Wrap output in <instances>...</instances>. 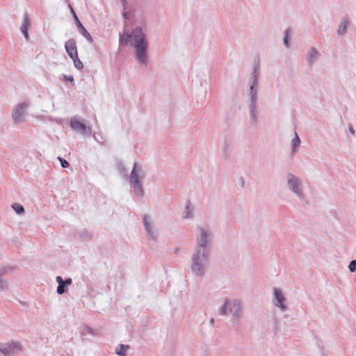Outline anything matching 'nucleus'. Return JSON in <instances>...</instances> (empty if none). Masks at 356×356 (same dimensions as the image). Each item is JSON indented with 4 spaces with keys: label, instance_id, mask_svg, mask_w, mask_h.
Listing matches in <instances>:
<instances>
[{
    "label": "nucleus",
    "instance_id": "nucleus-30",
    "mask_svg": "<svg viewBox=\"0 0 356 356\" xmlns=\"http://www.w3.org/2000/svg\"><path fill=\"white\" fill-rule=\"evenodd\" d=\"M348 269L350 273L356 271V259L352 260L348 265Z\"/></svg>",
    "mask_w": 356,
    "mask_h": 356
},
{
    "label": "nucleus",
    "instance_id": "nucleus-31",
    "mask_svg": "<svg viewBox=\"0 0 356 356\" xmlns=\"http://www.w3.org/2000/svg\"><path fill=\"white\" fill-rule=\"evenodd\" d=\"M63 79L65 81H70L72 85H74V77L72 75L62 74Z\"/></svg>",
    "mask_w": 356,
    "mask_h": 356
},
{
    "label": "nucleus",
    "instance_id": "nucleus-10",
    "mask_svg": "<svg viewBox=\"0 0 356 356\" xmlns=\"http://www.w3.org/2000/svg\"><path fill=\"white\" fill-rule=\"evenodd\" d=\"M286 298L281 289L274 287L273 288V304L280 308L282 312L287 310V307L285 305Z\"/></svg>",
    "mask_w": 356,
    "mask_h": 356
},
{
    "label": "nucleus",
    "instance_id": "nucleus-37",
    "mask_svg": "<svg viewBox=\"0 0 356 356\" xmlns=\"http://www.w3.org/2000/svg\"><path fill=\"white\" fill-rule=\"evenodd\" d=\"M244 179L243 178H241V186H244Z\"/></svg>",
    "mask_w": 356,
    "mask_h": 356
},
{
    "label": "nucleus",
    "instance_id": "nucleus-2",
    "mask_svg": "<svg viewBox=\"0 0 356 356\" xmlns=\"http://www.w3.org/2000/svg\"><path fill=\"white\" fill-rule=\"evenodd\" d=\"M209 254L195 250L191 257V270L195 276L202 277L206 273L209 264Z\"/></svg>",
    "mask_w": 356,
    "mask_h": 356
},
{
    "label": "nucleus",
    "instance_id": "nucleus-42",
    "mask_svg": "<svg viewBox=\"0 0 356 356\" xmlns=\"http://www.w3.org/2000/svg\"><path fill=\"white\" fill-rule=\"evenodd\" d=\"M99 137H100V138H102V135H99V136H97V138H99Z\"/></svg>",
    "mask_w": 356,
    "mask_h": 356
},
{
    "label": "nucleus",
    "instance_id": "nucleus-6",
    "mask_svg": "<svg viewBox=\"0 0 356 356\" xmlns=\"http://www.w3.org/2000/svg\"><path fill=\"white\" fill-rule=\"evenodd\" d=\"M259 85L249 84V110L252 122H257V100H258Z\"/></svg>",
    "mask_w": 356,
    "mask_h": 356
},
{
    "label": "nucleus",
    "instance_id": "nucleus-14",
    "mask_svg": "<svg viewBox=\"0 0 356 356\" xmlns=\"http://www.w3.org/2000/svg\"><path fill=\"white\" fill-rule=\"evenodd\" d=\"M65 49L70 58L78 55L76 42L74 38H70L65 42Z\"/></svg>",
    "mask_w": 356,
    "mask_h": 356
},
{
    "label": "nucleus",
    "instance_id": "nucleus-1",
    "mask_svg": "<svg viewBox=\"0 0 356 356\" xmlns=\"http://www.w3.org/2000/svg\"><path fill=\"white\" fill-rule=\"evenodd\" d=\"M119 43L122 47H134L135 56L138 63L141 65L147 63L148 42L141 27L136 26L130 33H126L124 30L123 34H120Z\"/></svg>",
    "mask_w": 356,
    "mask_h": 356
},
{
    "label": "nucleus",
    "instance_id": "nucleus-21",
    "mask_svg": "<svg viewBox=\"0 0 356 356\" xmlns=\"http://www.w3.org/2000/svg\"><path fill=\"white\" fill-rule=\"evenodd\" d=\"M348 24V19L347 18H343L341 22L339 24V29L337 30V33L339 35H343L347 32V26Z\"/></svg>",
    "mask_w": 356,
    "mask_h": 356
},
{
    "label": "nucleus",
    "instance_id": "nucleus-3",
    "mask_svg": "<svg viewBox=\"0 0 356 356\" xmlns=\"http://www.w3.org/2000/svg\"><path fill=\"white\" fill-rule=\"evenodd\" d=\"M199 235L196 238L195 250L209 252L213 239V234L209 227L197 226Z\"/></svg>",
    "mask_w": 356,
    "mask_h": 356
},
{
    "label": "nucleus",
    "instance_id": "nucleus-29",
    "mask_svg": "<svg viewBox=\"0 0 356 356\" xmlns=\"http://www.w3.org/2000/svg\"><path fill=\"white\" fill-rule=\"evenodd\" d=\"M243 318V316H237V317H235L234 316H232L231 319H230V321L232 323V324L234 325V326H238L240 325V320Z\"/></svg>",
    "mask_w": 356,
    "mask_h": 356
},
{
    "label": "nucleus",
    "instance_id": "nucleus-33",
    "mask_svg": "<svg viewBox=\"0 0 356 356\" xmlns=\"http://www.w3.org/2000/svg\"><path fill=\"white\" fill-rule=\"evenodd\" d=\"M223 151H224V154H225V158L227 159L228 156H229V154H228L229 144H228V143L227 141H225V143H224Z\"/></svg>",
    "mask_w": 356,
    "mask_h": 356
},
{
    "label": "nucleus",
    "instance_id": "nucleus-39",
    "mask_svg": "<svg viewBox=\"0 0 356 356\" xmlns=\"http://www.w3.org/2000/svg\"><path fill=\"white\" fill-rule=\"evenodd\" d=\"M178 251H179V248H176V249L175 250V254H177V253L178 252Z\"/></svg>",
    "mask_w": 356,
    "mask_h": 356
},
{
    "label": "nucleus",
    "instance_id": "nucleus-40",
    "mask_svg": "<svg viewBox=\"0 0 356 356\" xmlns=\"http://www.w3.org/2000/svg\"><path fill=\"white\" fill-rule=\"evenodd\" d=\"M99 137H100V138H102V135H99V136H97V138H99Z\"/></svg>",
    "mask_w": 356,
    "mask_h": 356
},
{
    "label": "nucleus",
    "instance_id": "nucleus-4",
    "mask_svg": "<svg viewBox=\"0 0 356 356\" xmlns=\"http://www.w3.org/2000/svg\"><path fill=\"white\" fill-rule=\"evenodd\" d=\"M218 313L221 316H227L230 314L232 316H243V303L238 299L225 298L222 305L219 308Z\"/></svg>",
    "mask_w": 356,
    "mask_h": 356
},
{
    "label": "nucleus",
    "instance_id": "nucleus-18",
    "mask_svg": "<svg viewBox=\"0 0 356 356\" xmlns=\"http://www.w3.org/2000/svg\"><path fill=\"white\" fill-rule=\"evenodd\" d=\"M29 26L30 23L29 15L27 12H25L24 15V22L20 27V31L27 40L29 39V35L28 31Z\"/></svg>",
    "mask_w": 356,
    "mask_h": 356
},
{
    "label": "nucleus",
    "instance_id": "nucleus-12",
    "mask_svg": "<svg viewBox=\"0 0 356 356\" xmlns=\"http://www.w3.org/2000/svg\"><path fill=\"white\" fill-rule=\"evenodd\" d=\"M28 106L29 104L26 102H22L18 104L15 107V108L13 110L12 118L15 123H19L22 120Z\"/></svg>",
    "mask_w": 356,
    "mask_h": 356
},
{
    "label": "nucleus",
    "instance_id": "nucleus-22",
    "mask_svg": "<svg viewBox=\"0 0 356 356\" xmlns=\"http://www.w3.org/2000/svg\"><path fill=\"white\" fill-rule=\"evenodd\" d=\"M301 140L298 135V134L295 133V137L291 141V150L292 152L294 153L296 152L297 149L299 147L300 145Z\"/></svg>",
    "mask_w": 356,
    "mask_h": 356
},
{
    "label": "nucleus",
    "instance_id": "nucleus-8",
    "mask_svg": "<svg viewBox=\"0 0 356 356\" xmlns=\"http://www.w3.org/2000/svg\"><path fill=\"white\" fill-rule=\"evenodd\" d=\"M86 120L74 116L70 120V127L74 131L81 134L83 136H89L92 134V128L86 124Z\"/></svg>",
    "mask_w": 356,
    "mask_h": 356
},
{
    "label": "nucleus",
    "instance_id": "nucleus-38",
    "mask_svg": "<svg viewBox=\"0 0 356 356\" xmlns=\"http://www.w3.org/2000/svg\"><path fill=\"white\" fill-rule=\"evenodd\" d=\"M94 138H95V140H96L97 141H98L99 143V141L95 134H94Z\"/></svg>",
    "mask_w": 356,
    "mask_h": 356
},
{
    "label": "nucleus",
    "instance_id": "nucleus-5",
    "mask_svg": "<svg viewBox=\"0 0 356 356\" xmlns=\"http://www.w3.org/2000/svg\"><path fill=\"white\" fill-rule=\"evenodd\" d=\"M145 174L137 162H134L133 169L131 172L130 181L134 185V192L138 197H142L144 195V190L141 179H143Z\"/></svg>",
    "mask_w": 356,
    "mask_h": 356
},
{
    "label": "nucleus",
    "instance_id": "nucleus-24",
    "mask_svg": "<svg viewBox=\"0 0 356 356\" xmlns=\"http://www.w3.org/2000/svg\"><path fill=\"white\" fill-rule=\"evenodd\" d=\"M70 58L73 60L74 65L77 70H82L83 68V64L79 58L78 55L74 56L73 58Z\"/></svg>",
    "mask_w": 356,
    "mask_h": 356
},
{
    "label": "nucleus",
    "instance_id": "nucleus-36",
    "mask_svg": "<svg viewBox=\"0 0 356 356\" xmlns=\"http://www.w3.org/2000/svg\"><path fill=\"white\" fill-rule=\"evenodd\" d=\"M209 321H210V323L211 325H213L214 323V318H211Z\"/></svg>",
    "mask_w": 356,
    "mask_h": 356
},
{
    "label": "nucleus",
    "instance_id": "nucleus-41",
    "mask_svg": "<svg viewBox=\"0 0 356 356\" xmlns=\"http://www.w3.org/2000/svg\"><path fill=\"white\" fill-rule=\"evenodd\" d=\"M99 137H100V138H102V135H99V136H97V138H99Z\"/></svg>",
    "mask_w": 356,
    "mask_h": 356
},
{
    "label": "nucleus",
    "instance_id": "nucleus-26",
    "mask_svg": "<svg viewBox=\"0 0 356 356\" xmlns=\"http://www.w3.org/2000/svg\"><path fill=\"white\" fill-rule=\"evenodd\" d=\"M12 208L17 214H23L24 213V207L19 203H14L11 205Z\"/></svg>",
    "mask_w": 356,
    "mask_h": 356
},
{
    "label": "nucleus",
    "instance_id": "nucleus-11",
    "mask_svg": "<svg viewBox=\"0 0 356 356\" xmlns=\"http://www.w3.org/2000/svg\"><path fill=\"white\" fill-rule=\"evenodd\" d=\"M69 8L70 10V13L73 17V19L75 22V24L77 26L79 31L81 33V35L88 40L89 43H92L93 39L88 31L83 26L82 23L80 22L79 17H77L74 10L73 9L71 5H69Z\"/></svg>",
    "mask_w": 356,
    "mask_h": 356
},
{
    "label": "nucleus",
    "instance_id": "nucleus-7",
    "mask_svg": "<svg viewBox=\"0 0 356 356\" xmlns=\"http://www.w3.org/2000/svg\"><path fill=\"white\" fill-rule=\"evenodd\" d=\"M286 178L290 191L300 199H304L303 186L300 179L292 173H288Z\"/></svg>",
    "mask_w": 356,
    "mask_h": 356
},
{
    "label": "nucleus",
    "instance_id": "nucleus-27",
    "mask_svg": "<svg viewBox=\"0 0 356 356\" xmlns=\"http://www.w3.org/2000/svg\"><path fill=\"white\" fill-rule=\"evenodd\" d=\"M291 32L290 29H286L284 31V44L286 46V47H289L290 46V40H289V33Z\"/></svg>",
    "mask_w": 356,
    "mask_h": 356
},
{
    "label": "nucleus",
    "instance_id": "nucleus-35",
    "mask_svg": "<svg viewBox=\"0 0 356 356\" xmlns=\"http://www.w3.org/2000/svg\"><path fill=\"white\" fill-rule=\"evenodd\" d=\"M123 15H124V17L125 19H128V18H129V14H128V13H124Z\"/></svg>",
    "mask_w": 356,
    "mask_h": 356
},
{
    "label": "nucleus",
    "instance_id": "nucleus-15",
    "mask_svg": "<svg viewBox=\"0 0 356 356\" xmlns=\"http://www.w3.org/2000/svg\"><path fill=\"white\" fill-rule=\"evenodd\" d=\"M143 224L147 234L152 238V239L156 241L157 236L153 231V227L151 225V218L147 214H145L143 218Z\"/></svg>",
    "mask_w": 356,
    "mask_h": 356
},
{
    "label": "nucleus",
    "instance_id": "nucleus-9",
    "mask_svg": "<svg viewBox=\"0 0 356 356\" xmlns=\"http://www.w3.org/2000/svg\"><path fill=\"white\" fill-rule=\"evenodd\" d=\"M22 346L19 342H8L0 343V353L4 356H13L16 350H21Z\"/></svg>",
    "mask_w": 356,
    "mask_h": 356
},
{
    "label": "nucleus",
    "instance_id": "nucleus-28",
    "mask_svg": "<svg viewBox=\"0 0 356 356\" xmlns=\"http://www.w3.org/2000/svg\"><path fill=\"white\" fill-rule=\"evenodd\" d=\"M86 334L95 335L96 331L94 329H92V327H89L88 325H85L83 327V329L82 331V334Z\"/></svg>",
    "mask_w": 356,
    "mask_h": 356
},
{
    "label": "nucleus",
    "instance_id": "nucleus-17",
    "mask_svg": "<svg viewBox=\"0 0 356 356\" xmlns=\"http://www.w3.org/2000/svg\"><path fill=\"white\" fill-rule=\"evenodd\" d=\"M10 270H12V268L10 266H4L0 269V291L7 289L8 287V280L4 277V275Z\"/></svg>",
    "mask_w": 356,
    "mask_h": 356
},
{
    "label": "nucleus",
    "instance_id": "nucleus-19",
    "mask_svg": "<svg viewBox=\"0 0 356 356\" xmlns=\"http://www.w3.org/2000/svg\"><path fill=\"white\" fill-rule=\"evenodd\" d=\"M259 65H254L251 74V80L249 84L259 85Z\"/></svg>",
    "mask_w": 356,
    "mask_h": 356
},
{
    "label": "nucleus",
    "instance_id": "nucleus-16",
    "mask_svg": "<svg viewBox=\"0 0 356 356\" xmlns=\"http://www.w3.org/2000/svg\"><path fill=\"white\" fill-rule=\"evenodd\" d=\"M319 51L314 47L310 48L307 53V60L309 67H312L313 65L319 58Z\"/></svg>",
    "mask_w": 356,
    "mask_h": 356
},
{
    "label": "nucleus",
    "instance_id": "nucleus-23",
    "mask_svg": "<svg viewBox=\"0 0 356 356\" xmlns=\"http://www.w3.org/2000/svg\"><path fill=\"white\" fill-rule=\"evenodd\" d=\"M92 234L86 229L82 230L79 234V238L84 241L90 240L92 238Z\"/></svg>",
    "mask_w": 356,
    "mask_h": 356
},
{
    "label": "nucleus",
    "instance_id": "nucleus-34",
    "mask_svg": "<svg viewBox=\"0 0 356 356\" xmlns=\"http://www.w3.org/2000/svg\"><path fill=\"white\" fill-rule=\"evenodd\" d=\"M348 130L352 134H355V129L352 124H350L348 127Z\"/></svg>",
    "mask_w": 356,
    "mask_h": 356
},
{
    "label": "nucleus",
    "instance_id": "nucleus-13",
    "mask_svg": "<svg viewBox=\"0 0 356 356\" xmlns=\"http://www.w3.org/2000/svg\"><path fill=\"white\" fill-rule=\"evenodd\" d=\"M56 282L58 284L56 292L58 295H62L67 291V287L72 284V280L70 277L63 280L61 276H57Z\"/></svg>",
    "mask_w": 356,
    "mask_h": 356
},
{
    "label": "nucleus",
    "instance_id": "nucleus-20",
    "mask_svg": "<svg viewBox=\"0 0 356 356\" xmlns=\"http://www.w3.org/2000/svg\"><path fill=\"white\" fill-rule=\"evenodd\" d=\"M129 348V345L118 344L115 348V354L119 356H127V352Z\"/></svg>",
    "mask_w": 356,
    "mask_h": 356
},
{
    "label": "nucleus",
    "instance_id": "nucleus-32",
    "mask_svg": "<svg viewBox=\"0 0 356 356\" xmlns=\"http://www.w3.org/2000/svg\"><path fill=\"white\" fill-rule=\"evenodd\" d=\"M60 162V165L62 168H68L70 166V163L67 161H66L65 159L61 158V157H58V158Z\"/></svg>",
    "mask_w": 356,
    "mask_h": 356
},
{
    "label": "nucleus",
    "instance_id": "nucleus-25",
    "mask_svg": "<svg viewBox=\"0 0 356 356\" xmlns=\"http://www.w3.org/2000/svg\"><path fill=\"white\" fill-rule=\"evenodd\" d=\"M191 207V202L189 200H187L186 201V207H185V210L184 211V218H189L191 217V211H192V209H191L190 208Z\"/></svg>",
    "mask_w": 356,
    "mask_h": 356
}]
</instances>
